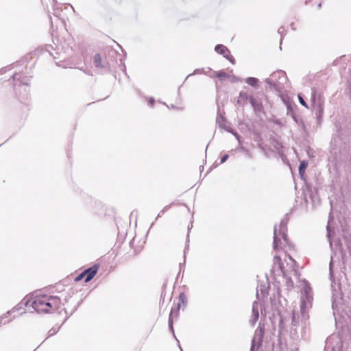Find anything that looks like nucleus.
Segmentation results:
<instances>
[{
    "label": "nucleus",
    "instance_id": "nucleus-1",
    "mask_svg": "<svg viewBox=\"0 0 351 351\" xmlns=\"http://www.w3.org/2000/svg\"><path fill=\"white\" fill-rule=\"evenodd\" d=\"M26 305L32 306L39 313H49L59 308L60 300L56 296L37 294L32 300L27 301Z\"/></svg>",
    "mask_w": 351,
    "mask_h": 351
},
{
    "label": "nucleus",
    "instance_id": "nucleus-2",
    "mask_svg": "<svg viewBox=\"0 0 351 351\" xmlns=\"http://www.w3.org/2000/svg\"><path fill=\"white\" fill-rule=\"evenodd\" d=\"M276 267L282 276L297 274L296 262L284 251L279 254H276L274 257V269L275 270Z\"/></svg>",
    "mask_w": 351,
    "mask_h": 351
},
{
    "label": "nucleus",
    "instance_id": "nucleus-3",
    "mask_svg": "<svg viewBox=\"0 0 351 351\" xmlns=\"http://www.w3.org/2000/svg\"><path fill=\"white\" fill-rule=\"evenodd\" d=\"M313 292L312 289L310 287L308 282L304 280L303 282V287L302 289V297H301V315L303 319H306L308 318L307 315L306 314V311L311 307L312 301H313Z\"/></svg>",
    "mask_w": 351,
    "mask_h": 351
},
{
    "label": "nucleus",
    "instance_id": "nucleus-4",
    "mask_svg": "<svg viewBox=\"0 0 351 351\" xmlns=\"http://www.w3.org/2000/svg\"><path fill=\"white\" fill-rule=\"evenodd\" d=\"M287 222L284 220L281 221L279 228L274 227V248L276 250L283 249L284 243L289 244L286 235Z\"/></svg>",
    "mask_w": 351,
    "mask_h": 351
},
{
    "label": "nucleus",
    "instance_id": "nucleus-5",
    "mask_svg": "<svg viewBox=\"0 0 351 351\" xmlns=\"http://www.w3.org/2000/svg\"><path fill=\"white\" fill-rule=\"evenodd\" d=\"M263 336V330L261 328L258 327L255 332V335L252 341V346L250 351H254L255 346L257 344L258 346L262 341V337Z\"/></svg>",
    "mask_w": 351,
    "mask_h": 351
},
{
    "label": "nucleus",
    "instance_id": "nucleus-6",
    "mask_svg": "<svg viewBox=\"0 0 351 351\" xmlns=\"http://www.w3.org/2000/svg\"><path fill=\"white\" fill-rule=\"evenodd\" d=\"M259 308L260 304L257 302H254L252 306V315L250 319V323L254 326L258 321L259 317Z\"/></svg>",
    "mask_w": 351,
    "mask_h": 351
},
{
    "label": "nucleus",
    "instance_id": "nucleus-7",
    "mask_svg": "<svg viewBox=\"0 0 351 351\" xmlns=\"http://www.w3.org/2000/svg\"><path fill=\"white\" fill-rule=\"evenodd\" d=\"M97 269H98V268L97 266H93V267L84 271V274H86V278H85L84 281L86 282H88L91 279H93V278L97 274Z\"/></svg>",
    "mask_w": 351,
    "mask_h": 351
},
{
    "label": "nucleus",
    "instance_id": "nucleus-8",
    "mask_svg": "<svg viewBox=\"0 0 351 351\" xmlns=\"http://www.w3.org/2000/svg\"><path fill=\"white\" fill-rule=\"evenodd\" d=\"M215 49L217 53L223 55L227 58H228V56H230V51L226 46L223 45H217Z\"/></svg>",
    "mask_w": 351,
    "mask_h": 351
},
{
    "label": "nucleus",
    "instance_id": "nucleus-9",
    "mask_svg": "<svg viewBox=\"0 0 351 351\" xmlns=\"http://www.w3.org/2000/svg\"><path fill=\"white\" fill-rule=\"evenodd\" d=\"M308 166V162L305 160H302L300 162V165L299 167V174L302 178L304 176L305 170Z\"/></svg>",
    "mask_w": 351,
    "mask_h": 351
},
{
    "label": "nucleus",
    "instance_id": "nucleus-10",
    "mask_svg": "<svg viewBox=\"0 0 351 351\" xmlns=\"http://www.w3.org/2000/svg\"><path fill=\"white\" fill-rule=\"evenodd\" d=\"M94 64L97 67H103L102 60L100 54H95L94 56Z\"/></svg>",
    "mask_w": 351,
    "mask_h": 351
},
{
    "label": "nucleus",
    "instance_id": "nucleus-11",
    "mask_svg": "<svg viewBox=\"0 0 351 351\" xmlns=\"http://www.w3.org/2000/svg\"><path fill=\"white\" fill-rule=\"evenodd\" d=\"M289 274H286V276H283L285 279L286 285L288 289H291L293 287V282L291 280V278L288 276Z\"/></svg>",
    "mask_w": 351,
    "mask_h": 351
},
{
    "label": "nucleus",
    "instance_id": "nucleus-12",
    "mask_svg": "<svg viewBox=\"0 0 351 351\" xmlns=\"http://www.w3.org/2000/svg\"><path fill=\"white\" fill-rule=\"evenodd\" d=\"M10 314V312L8 311L6 314L3 315L2 317H0V326L2 324H5L8 323L10 319H6L8 315Z\"/></svg>",
    "mask_w": 351,
    "mask_h": 351
},
{
    "label": "nucleus",
    "instance_id": "nucleus-13",
    "mask_svg": "<svg viewBox=\"0 0 351 351\" xmlns=\"http://www.w3.org/2000/svg\"><path fill=\"white\" fill-rule=\"evenodd\" d=\"M173 313H174V310L172 308L171 311L170 315H169V327L172 330H173Z\"/></svg>",
    "mask_w": 351,
    "mask_h": 351
},
{
    "label": "nucleus",
    "instance_id": "nucleus-14",
    "mask_svg": "<svg viewBox=\"0 0 351 351\" xmlns=\"http://www.w3.org/2000/svg\"><path fill=\"white\" fill-rule=\"evenodd\" d=\"M247 82L251 86H256L257 84V80L254 77H249Z\"/></svg>",
    "mask_w": 351,
    "mask_h": 351
},
{
    "label": "nucleus",
    "instance_id": "nucleus-15",
    "mask_svg": "<svg viewBox=\"0 0 351 351\" xmlns=\"http://www.w3.org/2000/svg\"><path fill=\"white\" fill-rule=\"evenodd\" d=\"M250 103L254 106L255 109H258V105L256 104L255 99L253 97L250 98Z\"/></svg>",
    "mask_w": 351,
    "mask_h": 351
},
{
    "label": "nucleus",
    "instance_id": "nucleus-16",
    "mask_svg": "<svg viewBox=\"0 0 351 351\" xmlns=\"http://www.w3.org/2000/svg\"><path fill=\"white\" fill-rule=\"evenodd\" d=\"M332 260L330 261V278L332 280L333 278V273L332 269Z\"/></svg>",
    "mask_w": 351,
    "mask_h": 351
},
{
    "label": "nucleus",
    "instance_id": "nucleus-17",
    "mask_svg": "<svg viewBox=\"0 0 351 351\" xmlns=\"http://www.w3.org/2000/svg\"><path fill=\"white\" fill-rule=\"evenodd\" d=\"M86 278V274H84V271L82 273H81L77 278H76V281H79L80 280H82V278Z\"/></svg>",
    "mask_w": 351,
    "mask_h": 351
},
{
    "label": "nucleus",
    "instance_id": "nucleus-18",
    "mask_svg": "<svg viewBox=\"0 0 351 351\" xmlns=\"http://www.w3.org/2000/svg\"><path fill=\"white\" fill-rule=\"evenodd\" d=\"M216 76H217V77H220V78H221V77H226V73H225V72L220 71V72H219V73H217L216 74Z\"/></svg>",
    "mask_w": 351,
    "mask_h": 351
},
{
    "label": "nucleus",
    "instance_id": "nucleus-19",
    "mask_svg": "<svg viewBox=\"0 0 351 351\" xmlns=\"http://www.w3.org/2000/svg\"><path fill=\"white\" fill-rule=\"evenodd\" d=\"M299 100H300V103L302 106H305V107H307V105H306V102L304 101V100L303 99V98H302V97H299Z\"/></svg>",
    "mask_w": 351,
    "mask_h": 351
},
{
    "label": "nucleus",
    "instance_id": "nucleus-20",
    "mask_svg": "<svg viewBox=\"0 0 351 351\" xmlns=\"http://www.w3.org/2000/svg\"><path fill=\"white\" fill-rule=\"evenodd\" d=\"M228 155H223V156L221 158L220 164L223 163L228 159Z\"/></svg>",
    "mask_w": 351,
    "mask_h": 351
},
{
    "label": "nucleus",
    "instance_id": "nucleus-21",
    "mask_svg": "<svg viewBox=\"0 0 351 351\" xmlns=\"http://www.w3.org/2000/svg\"><path fill=\"white\" fill-rule=\"evenodd\" d=\"M184 300H185V296L182 294L180 295V301L182 302V303H184Z\"/></svg>",
    "mask_w": 351,
    "mask_h": 351
},
{
    "label": "nucleus",
    "instance_id": "nucleus-22",
    "mask_svg": "<svg viewBox=\"0 0 351 351\" xmlns=\"http://www.w3.org/2000/svg\"><path fill=\"white\" fill-rule=\"evenodd\" d=\"M327 231H328V237L330 238V236H331V231H330V229L329 228V226H327Z\"/></svg>",
    "mask_w": 351,
    "mask_h": 351
},
{
    "label": "nucleus",
    "instance_id": "nucleus-23",
    "mask_svg": "<svg viewBox=\"0 0 351 351\" xmlns=\"http://www.w3.org/2000/svg\"><path fill=\"white\" fill-rule=\"evenodd\" d=\"M261 294H262L263 297H264L265 294V290H263V289H261Z\"/></svg>",
    "mask_w": 351,
    "mask_h": 351
},
{
    "label": "nucleus",
    "instance_id": "nucleus-24",
    "mask_svg": "<svg viewBox=\"0 0 351 351\" xmlns=\"http://www.w3.org/2000/svg\"><path fill=\"white\" fill-rule=\"evenodd\" d=\"M295 314L293 313V321L295 322Z\"/></svg>",
    "mask_w": 351,
    "mask_h": 351
},
{
    "label": "nucleus",
    "instance_id": "nucleus-25",
    "mask_svg": "<svg viewBox=\"0 0 351 351\" xmlns=\"http://www.w3.org/2000/svg\"><path fill=\"white\" fill-rule=\"evenodd\" d=\"M179 308H180V304H178V306L176 307V311H178Z\"/></svg>",
    "mask_w": 351,
    "mask_h": 351
},
{
    "label": "nucleus",
    "instance_id": "nucleus-26",
    "mask_svg": "<svg viewBox=\"0 0 351 351\" xmlns=\"http://www.w3.org/2000/svg\"><path fill=\"white\" fill-rule=\"evenodd\" d=\"M256 295H257V297H258V298L259 297V293H258V291H257Z\"/></svg>",
    "mask_w": 351,
    "mask_h": 351
}]
</instances>
